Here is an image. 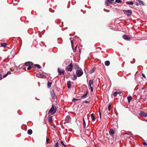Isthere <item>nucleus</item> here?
<instances>
[{"label":"nucleus","instance_id":"f257e3e1","mask_svg":"<svg viewBox=\"0 0 147 147\" xmlns=\"http://www.w3.org/2000/svg\"><path fill=\"white\" fill-rule=\"evenodd\" d=\"M57 108L54 105H52L51 108L50 109L49 113H51L52 114H54L55 113Z\"/></svg>","mask_w":147,"mask_h":147},{"label":"nucleus","instance_id":"f03ea898","mask_svg":"<svg viewBox=\"0 0 147 147\" xmlns=\"http://www.w3.org/2000/svg\"><path fill=\"white\" fill-rule=\"evenodd\" d=\"M83 72L82 70L80 69L77 70L76 71V75L78 77H80L83 74Z\"/></svg>","mask_w":147,"mask_h":147},{"label":"nucleus","instance_id":"7ed1b4c3","mask_svg":"<svg viewBox=\"0 0 147 147\" xmlns=\"http://www.w3.org/2000/svg\"><path fill=\"white\" fill-rule=\"evenodd\" d=\"M123 11L124 13L127 16H130L132 14V11L131 10H123Z\"/></svg>","mask_w":147,"mask_h":147},{"label":"nucleus","instance_id":"20e7f679","mask_svg":"<svg viewBox=\"0 0 147 147\" xmlns=\"http://www.w3.org/2000/svg\"><path fill=\"white\" fill-rule=\"evenodd\" d=\"M93 80H90L89 81V85L90 87L91 91L92 92H93V88L92 86V85L93 84Z\"/></svg>","mask_w":147,"mask_h":147},{"label":"nucleus","instance_id":"39448f33","mask_svg":"<svg viewBox=\"0 0 147 147\" xmlns=\"http://www.w3.org/2000/svg\"><path fill=\"white\" fill-rule=\"evenodd\" d=\"M73 65L71 63L66 67V70L68 71H72L73 68Z\"/></svg>","mask_w":147,"mask_h":147},{"label":"nucleus","instance_id":"423d86ee","mask_svg":"<svg viewBox=\"0 0 147 147\" xmlns=\"http://www.w3.org/2000/svg\"><path fill=\"white\" fill-rule=\"evenodd\" d=\"M57 71L58 74L59 75H63L65 72V71L64 70H63L59 68H58Z\"/></svg>","mask_w":147,"mask_h":147},{"label":"nucleus","instance_id":"0eeeda50","mask_svg":"<svg viewBox=\"0 0 147 147\" xmlns=\"http://www.w3.org/2000/svg\"><path fill=\"white\" fill-rule=\"evenodd\" d=\"M71 119L70 117L68 115L65 118V122H64V123L65 124L66 123H68L70 122V120Z\"/></svg>","mask_w":147,"mask_h":147},{"label":"nucleus","instance_id":"6e6552de","mask_svg":"<svg viewBox=\"0 0 147 147\" xmlns=\"http://www.w3.org/2000/svg\"><path fill=\"white\" fill-rule=\"evenodd\" d=\"M123 38L125 40H129L131 39V37L129 35H124L123 36Z\"/></svg>","mask_w":147,"mask_h":147},{"label":"nucleus","instance_id":"1a4fd4ad","mask_svg":"<svg viewBox=\"0 0 147 147\" xmlns=\"http://www.w3.org/2000/svg\"><path fill=\"white\" fill-rule=\"evenodd\" d=\"M24 65L26 66H28L33 65V64L32 62L28 61L25 63Z\"/></svg>","mask_w":147,"mask_h":147},{"label":"nucleus","instance_id":"9d476101","mask_svg":"<svg viewBox=\"0 0 147 147\" xmlns=\"http://www.w3.org/2000/svg\"><path fill=\"white\" fill-rule=\"evenodd\" d=\"M140 114L141 116L144 117H147V113H146L143 111H141L140 112Z\"/></svg>","mask_w":147,"mask_h":147},{"label":"nucleus","instance_id":"9b49d317","mask_svg":"<svg viewBox=\"0 0 147 147\" xmlns=\"http://www.w3.org/2000/svg\"><path fill=\"white\" fill-rule=\"evenodd\" d=\"M51 96L54 99L55 98H56V97L55 95V94L54 92V91H52L51 92Z\"/></svg>","mask_w":147,"mask_h":147},{"label":"nucleus","instance_id":"f8f14e48","mask_svg":"<svg viewBox=\"0 0 147 147\" xmlns=\"http://www.w3.org/2000/svg\"><path fill=\"white\" fill-rule=\"evenodd\" d=\"M74 68L75 69H78L79 68L78 65L76 63H74L73 65Z\"/></svg>","mask_w":147,"mask_h":147},{"label":"nucleus","instance_id":"ddd939ff","mask_svg":"<svg viewBox=\"0 0 147 147\" xmlns=\"http://www.w3.org/2000/svg\"><path fill=\"white\" fill-rule=\"evenodd\" d=\"M71 82L70 81H68L67 82V87L68 88H70L71 87Z\"/></svg>","mask_w":147,"mask_h":147},{"label":"nucleus","instance_id":"4468645a","mask_svg":"<svg viewBox=\"0 0 147 147\" xmlns=\"http://www.w3.org/2000/svg\"><path fill=\"white\" fill-rule=\"evenodd\" d=\"M88 94V91H87L86 93L83 96H81V98H85Z\"/></svg>","mask_w":147,"mask_h":147},{"label":"nucleus","instance_id":"2eb2a0df","mask_svg":"<svg viewBox=\"0 0 147 147\" xmlns=\"http://www.w3.org/2000/svg\"><path fill=\"white\" fill-rule=\"evenodd\" d=\"M88 94V91H87L86 93L83 96H81V98H85Z\"/></svg>","mask_w":147,"mask_h":147},{"label":"nucleus","instance_id":"dca6fc26","mask_svg":"<svg viewBox=\"0 0 147 147\" xmlns=\"http://www.w3.org/2000/svg\"><path fill=\"white\" fill-rule=\"evenodd\" d=\"M88 94V91H87L86 93L83 96H81V98H85Z\"/></svg>","mask_w":147,"mask_h":147},{"label":"nucleus","instance_id":"f3484780","mask_svg":"<svg viewBox=\"0 0 147 147\" xmlns=\"http://www.w3.org/2000/svg\"><path fill=\"white\" fill-rule=\"evenodd\" d=\"M112 2L110 0H107L105 1V4L106 6H108L109 4Z\"/></svg>","mask_w":147,"mask_h":147},{"label":"nucleus","instance_id":"a211bd4d","mask_svg":"<svg viewBox=\"0 0 147 147\" xmlns=\"http://www.w3.org/2000/svg\"><path fill=\"white\" fill-rule=\"evenodd\" d=\"M139 2L140 5H141L142 6H144V2L141 0H137Z\"/></svg>","mask_w":147,"mask_h":147},{"label":"nucleus","instance_id":"6ab92c4d","mask_svg":"<svg viewBox=\"0 0 147 147\" xmlns=\"http://www.w3.org/2000/svg\"><path fill=\"white\" fill-rule=\"evenodd\" d=\"M11 74V71H8L3 76V77L4 78H5L8 75V74Z\"/></svg>","mask_w":147,"mask_h":147},{"label":"nucleus","instance_id":"aec40b11","mask_svg":"<svg viewBox=\"0 0 147 147\" xmlns=\"http://www.w3.org/2000/svg\"><path fill=\"white\" fill-rule=\"evenodd\" d=\"M94 115V114L93 113H92L91 114V117L92 118V120L93 121H94L95 120V119Z\"/></svg>","mask_w":147,"mask_h":147},{"label":"nucleus","instance_id":"412c9836","mask_svg":"<svg viewBox=\"0 0 147 147\" xmlns=\"http://www.w3.org/2000/svg\"><path fill=\"white\" fill-rule=\"evenodd\" d=\"M110 64V61H107L105 62V64L106 66H108Z\"/></svg>","mask_w":147,"mask_h":147},{"label":"nucleus","instance_id":"4be33fe9","mask_svg":"<svg viewBox=\"0 0 147 147\" xmlns=\"http://www.w3.org/2000/svg\"><path fill=\"white\" fill-rule=\"evenodd\" d=\"M32 130L31 129H29L28 131V134L29 135H31L32 134Z\"/></svg>","mask_w":147,"mask_h":147},{"label":"nucleus","instance_id":"5701e85b","mask_svg":"<svg viewBox=\"0 0 147 147\" xmlns=\"http://www.w3.org/2000/svg\"><path fill=\"white\" fill-rule=\"evenodd\" d=\"M126 3L127 4H129L131 5H132L134 3L132 1H127L126 2Z\"/></svg>","mask_w":147,"mask_h":147},{"label":"nucleus","instance_id":"b1692460","mask_svg":"<svg viewBox=\"0 0 147 147\" xmlns=\"http://www.w3.org/2000/svg\"><path fill=\"white\" fill-rule=\"evenodd\" d=\"M52 84V82H47V86L49 88L51 87Z\"/></svg>","mask_w":147,"mask_h":147},{"label":"nucleus","instance_id":"393cba45","mask_svg":"<svg viewBox=\"0 0 147 147\" xmlns=\"http://www.w3.org/2000/svg\"><path fill=\"white\" fill-rule=\"evenodd\" d=\"M71 47H72V49H74V50L75 51H76V48H77V46H76L75 47V48H74H74H73V42H72V41L71 40Z\"/></svg>","mask_w":147,"mask_h":147},{"label":"nucleus","instance_id":"a878e982","mask_svg":"<svg viewBox=\"0 0 147 147\" xmlns=\"http://www.w3.org/2000/svg\"><path fill=\"white\" fill-rule=\"evenodd\" d=\"M109 132L110 134L112 135H113L114 134V131L113 129H110Z\"/></svg>","mask_w":147,"mask_h":147},{"label":"nucleus","instance_id":"bb28decb","mask_svg":"<svg viewBox=\"0 0 147 147\" xmlns=\"http://www.w3.org/2000/svg\"><path fill=\"white\" fill-rule=\"evenodd\" d=\"M132 99V97L131 96H128L127 97V99L129 102Z\"/></svg>","mask_w":147,"mask_h":147},{"label":"nucleus","instance_id":"cd10ccee","mask_svg":"<svg viewBox=\"0 0 147 147\" xmlns=\"http://www.w3.org/2000/svg\"><path fill=\"white\" fill-rule=\"evenodd\" d=\"M37 68H38V69H40L41 68V67L38 64H35L34 65Z\"/></svg>","mask_w":147,"mask_h":147},{"label":"nucleus","instance_id":"c85d7f7f","mask_svg":"<svg viewBox=\"0 0 147 147\" xmlns=\"http://www.w3.org/2000/svg\"><path fill=\"white\" fill-rule=\"evenodd\" d=\"M119 92H115L113 93V95L114 97H116L117 96V94H119Z\"/></svg>","mask_w":147,"mask_h":147},{"label":"nucleus","instance_id":"c756f323","mask_svg":"<svg viewBox=\"0 0 147 147\" xmlns=\"http://www.w3.org/2000/svg\"><path fill=\"white\" fill-rule=\"evenodd\" d=\"M52 117L51 116H49L48 119V121L49 122H50L52 121Z\"/></svg>","mask_w":147,"mask_h":147},{"label":"nucleus","instance_id":"7c9ffc66","mask_svg":"<svg viewBox=\"0 0 147 147\" xmlns=\"http://www.w3.org/2000/svg\"><path fill=\"white\" fill-rule=\"evenodd\" d=\"M7 45V44L5 43H2L1 45V46L2 47H5Z\"/></svg>","mask_w":147,"mask_h":147},{"label":"nucleus","instance_id":"2f4dec72","mask_svg":"<svg viewBox=\"0 0 147 147\" xmlns=\"http://www.w3.org/2000/svg\"><path fill=\"white\" fill-rule=\"evenodd\" d=\"M55 147H60L59 146V143L58 142H57L55 144Z\"/></svg>","mask_w":147,"mask_h":147},{"label":"nucleus","instance_id":"473e14b6","mask_svg":"<svg viewBox=\"0 0 147 147\" xmlns=\"http://www.w3.org/2000/svg\"><path fill=\"white\" fill-rule=\"evenodd\" d=\"M61 144L63 146L65 147H66V145L64 144L63 142V141H61Z\"/></svg>","mask_w":147,"mask_h":147},{"label":"nucleus","instance_id":"72a5a7b5","mask_svg":"<svg viewBox=\"0 0 147 147\" xmlns=\"http://www.w3.org/2000/svg\"><path fill=\"white\" fill-rule=\"evenodd\" d=\"M115 2L117 3H121L122 1L121 0H115Z\"/></svg>","mask_w":147,"mask_h":147},{"label":"nucleus","instance_id":"f704fd0d","mask_svg":"<svg viewBox=\"0 0 147 147\" xmlns=\"http://www.w3.org/2000/svg\"><path fill=\"white\" fill-rule=\"evenodd\" d=\"M74 77L73 80H75L77 79V77L74 74Z\"/></svg>","mask_w":147,"mask_h":147},{"label":"nucleus","instance_id":"c9c22d12","mask_svg":"<svg viewBox=\"0 0 147 147\" xmlns=\"http://www.w3.org/2000/svg\"><path fill=\"white\" fill-rule=\"evenodd\" d=\"M30 66H29L28 67L27 69V70H30L31 69L32 67Z\"/></svg>","mask_w":147,"mask_h":147},{"label":"nucleus","instance_id":"e433bc0d","mask_svg":"<svg viewBox=\"0 0 147 147\" xmlns=\"http://www.w3.org/2000/svg\"><path fill=\"white\" fill-rule=\"evenodd\" d=\"M95 69L94 68H92L91 70V73H92L94 72L95 71Z\"/></svg>","mask_w":147,"mask_h":147},{"label":"nucleus","instance_id":"4c0bfd02","mask_svg":"<svg viewBox=\"0 0 147 147\" xmlns=\"http://www.w3.org/2000/svg\"><path fill=\"white\" fill-rule=\"evenodd\" d=\"M111 106V105L110 104H109L108 107V109L109 111L110 110Z\"/></svg>","mask_w":147,"mask_h":147},{"label":"nucleus","instance_id":"58836bf2","mask_svg":"<svg viewBox=\"0 0 147 147\" xmlns=\"http://www.w3.org/2000/svg\"><path fill=\"white\" fill-rule=\"evenodd\" d=\"M49 139L48 138H46V142L47 143H49Z\"/></svg>","mask_w":147,"mask_h":147},{"label":"nucleus","instance_id":"ea45409f","mask_svg":"<svg viewBox=\"0 0 147 147\" xmlns=\"http://www.w3.org/2000/svg\"><path fill=\"white\" fill-rule=\"evenodd\" d=\"M143 144V145L144 146H146L147 145V144L145 142H144Z\"/></svg>","mask_w":147,"mask_h":147},{"label":"nucleus","instance_id":"a19ab883","mask_svg":"<svg viewBox=\"0 0 147 147\" xmlns=\"http://www.w3.org/2000/svg\"><path fill=\"white\" fill-rule=\"evenodd\" d=\"M99 115H100V118L101 119V113L100 112V110H99Z\"/></svg>","mask_w":147,"mask_h":147},{"label":"nucleus","instance_id":"79ce46f5","mask_svg":"<svg viewBox=\"0 0 147 147\" xmlns=\"http://www.w3.org/2000/svg\"><path fill=\"white\" fill-rule=\"evenodd\" d=\"M2 74H0V80H1L2 79Z\"/></svg>","mask_w":147,"mask_h":147},{"label":"nucleus","instance_id":"37998d69","mask_svg":"<svg viewBox=\"0 0 147 147\" xmlns=\"http://www.w3.org/2000/svg\"><path fill=\"white\" fill-rule=\"evenodd\" d=\"M76 100V99L75 98H73V99L72 101H75Z\"/></svg>","mask_w":147,"mask_h":147},{"label":"nucleus","instance_id":"c03bdc74","mask_svg":"<svg viewBox=\"0 0 147 147\" xmlns=\"http://www.w3.org/2000/svg\"><path fill=\"white\" fill-rule=\"evenodd\" d=\"M84 123V128H85L86 127V123Z\"/></svg>","mask_w":147,"mask_h":147},{"label":"nucleus","instance_id":"a18cd8bd","mask_svg":"<svg viewBox=\"0 0 147 147\" xmlns=\"http://www.w3.org/2000/svg\"><path fill=\"white\" fill-rule=\"evenodd\" d=\"M142 76L143 77L145 78H146V77L145 76V75L144 74H142Z\"/></svg>","mask_w":147,"mask_h":147},{"label":"nucleus","instance_id":"49530a36","mask_svg":"<svg viewBox=\"0 0 147 147\" xmlns=\"http://www.w3.org/2000/svg\"><path fill=\"white\" fill-rule=\"evenodd\" d=\"M85 103H89V102L88 101H85Z\"/></svg>","mask_w":147,"mask_h":147},{"label":"nucleus","instance_id":"de8ad7c7","mask_svg":"<svg viewBox=\"0 0 147 147\" xmlns=\"http://www.w3.org/2000/svg\"><path fill=\"white\" fill-rule=\"evenodd\" d=\"M83 123H85V121L84 120V118L83 119Z\"/></svg>","mask_w":147,"mask_h":147},{"label":"nucleus","instance_id":"09e8293b","mask_svg":"<svg viewBox=\"0 0 147 147\" xmlns=\"http://www.w3.org/2000/svg\"><path fill=\"white\" fill-rule=\"evenodd\" d=\"M84 72H85L86 73V69H84Z\"/></svg>","mask_w":147,"mask_h":147},{"label":"nucleus","instance_id":"8fccbe9b","mask_svg":"<svg viewBox=\"0 0 147 147\" xmlns=\"http://www.w3.org/2000/svg\"><path fill=\"white\" fill-rule=\"evenodd\" d=\"M136 5L137 6L139 5V4H138V3L137 2H136Z\"/></svg>","mask_w":147,"mask_h":147},{"label":"nucleus","instance_id":"3c124183","mask_svg":"<svg viewBox=\"0 0 147 147\" xmlns=\"http://www.w3.org/2000/svg\"><path fill=\"white\" fill-rule=\"evenodd\" d=\"M42 77H44L45 76L44 75H42Z\"/></svg>","mask_w":147,"mask_h":147},{"label":"nucleus","instance_id":"603ef678","mask_svg":"<svg viewBox=\"0 0 147 147\" xmlns=\"http://www.w3.org/2000/svg\"><path fill=\"white\" fill-rule=\"evenodd\" d=\"M110 0L111 2V1H113L114 0Z\"/></svg>","mask_w":147,"mask_h":147},{"label":"nucleus","instance_id":"864d4df0","mask_svg":"<svg viewBox=\"0 0 147 147\" xmlns=\"http://www.w3.org/2000/svg\"><path fill=\"white\" fill-rule=\"evenodd\" d=\"M2 71V70L0 69V72H1Z\"/></svg>","mask_w":147,"mask_h":147},{"label":"nucleus","instance_id":"5fc2aeb1","mask_svg":"<svg viewBox=\"0 0 147 147\" xmlns=\"http://www.w3.org/2000/svg\"><path fill=\"white\" fill-rule=\"evenodd\" d=\"M79 100V99H76V100Z\"/></svg>","mask_w":147,"mask_h":147},{"label":"nucleus","instance_id":"6e6d98bb","mask_svg":"<svg viewBox=\"0 0 147 147\" xmlns=\"http://www.w3.org/2000/svg\"><path fill=\"white\" fill-rule=\"evenodd\" d=\"M137 72H138V71H137V72H136V74L137 73Z\"/></svg>","mask_w":147,"mask_h":147}]
</instances>
